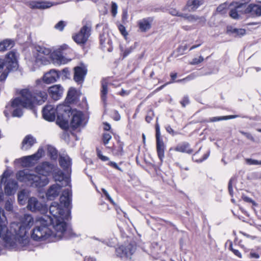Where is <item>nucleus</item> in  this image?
<instances>
[{
    "label": "nucleus",
    "instance_id": "nucleus-1",
    "mask_svg": "<svg viewBox=\"0 0 261 261\" xmlns=\"http://www.w3.org/2000/svg\"><path fill=\"white\" fill-rule=\"evenodd\" d=\"M43 85L42 81L38 79L36 81L35 86L20 90L19 96L11 100V107L14 109L12 114L13 117H21L24 108L33 110L36 106L42 105L47 100L48 93L56 101L62 97L64 89L60 85H54L48 89Z\"/></svg>",
    "mask_w": 261,
    "mask_h": 261
},
{
    "label": "nucleus",
    "instance_id": "nucleus-2",
    "mask_svg": "<svg viewBox=\"0 0 261 261\" xmlns=\"http://www.w3.org/2000/svg\"><path fill=\"white\" fill-rule=\"evenodd\" d=\"M49 213L51 216L44 215L42 217L46 219L50 224H52L56 230V235L58 236H64L65 239L68 240L76 237L70 228H67V224L65 220H68L70 218V210H65L58 202H53L49 208Z\"/></svg>",
    "mask_w": 261,
    "mask_h": 261
},
{
    "label": "nucleus",
    "instance_id": "nucleus-3",
    "mask_svg": "<svg viewBox=\"0 0 261 261\" xmlns=\"http://www.w3.org/2000/svg\"><path fill=\"white\" fill-rule=\"evenodd\" d=\"M51 224L45 218L40 217L36 222L35 227L32 231L31 238L36 241H43L48 240L49 241H57L64 239V236H56L57 230L53 227L51 230L49 226Z\"/></svg>",
    "mask_w": 261,
    "mask_h": 261
},
{
    "label": "nucleus",
    "instance_id": "nucleus-4",
    "mask_svg": "<svg viewBox=\"0 0 261 261\" xmlns=\"http://www.w3.org/2000/svg\"><path fill=\"white\" fill-rule=\"evenodd\" d=\"M17 67L18 63L15 51H10L6 54L5 58H0V81H5L10 72L16 69Z\"/></svg>",
    "mask_w": 261,
    "mask_h": 261
},
{
    "label": "nucleus",
    "instance_id": "nucleus-5",
    "mask_svg": "<svg viewBox=\"0 0 261 261\" xmlns=\"http://www.w3.org/2000/svg\"><path fill=\"white\" fill-rule=\"evenodd\" d=\"M17 179L20 182H29L32 186L42 188L49 182L48 178H42L40 175L32 174L25 170L19 171L16 173Z\"/></svg>",
    "mask_w": 261,
    "mask_h": 261
},
{
    "label": "nucleus",
    "instance_id": "nucleus-6",
    "mask_svg": "<svg viewBox=\"0 0 261 261\" xmlns=\"http://www.w3.org/2000/svg\"><path fill=\"white\" fill-rule=\"evenodd\" d=\"M7 223V219L5 211L0 208V232L4 236V242L6 246L14 248L16 246V243L9 234Z\"/></svg>",
    "mask_w": 261,
    "mask_h": 261
},
{
    "label": "nucleus",
    "instance_id": "nucleus-7",
    "mask_svg": "<svg viewBox=\"0 0 261 261\" xmlns=\"http://www.w3.org/2000/svg\"><path fill=\"white\" fill-rule=\"evenodd\" d=\"M55 169V165L48 161H44L37 165L35 168V172L39 175L47 178L51 175Z\"/></svg>",
    "mask_w": 261,
    "mask_h": 261
},
{
    "label": "nucleus",
    "instance_id": "nucleus-8",
    "mask_svg": "<svg viewBox=\"0 0 261 261\" xmlns=\"http://www.w3.org/2000/svg\"><path fill=\"white\" fill-rule=\"evenodd\" d=\"M91 29L87 25H84L80 31L72 35L73 40L79 45H84L90 36Z\"/></svg>",
    "mask_w": 261,
    "mask_h": 261
},
{
    "label": "nucleus",
    "instance_id": "nucleus-9",
    "mask_svg": "<svg viewBox=\"0 0 261 261\" xmlns=\"http://www.w3.org/2000/svg\"><path fill=\"white\" fill-rule=\"evenodd\" d=\"M99 39L100 47L103 51L111 52L113 50L112 40L107 31L103 30L99 34Z\"/></svg>",
    "mask_w": 261,
    "mask_h": 261
},
{
    "label": "nucleus",
    "instance_id": "nucleus-10",
    "mask_svg": "<svg viewBox=\"0 0 261 261\" xmlns=\"http://www.w3.org/2000/svg\"><path fill=\"white\" fill-rule=\"evenodd\" d=\"M156 148L158 156L161 161H162L165 156V150L166 146L163 140L161 139L160 126L156 123L155 126Z\"/></svg>",
    "mask_w": 261,
    "mask_h": 261
},
{
    "label": "nucleus",
    "instance_id": "nucleus-11",
    "mask_svg": "<svg viewBox=\"0 0 261 261\" xmlns=\"http://www.w3.org/2000/svg\"><path fill=\"white\" fill-rule=\"evenodd\" d=\"M28 234V226L21 225L16 233V238L18 243L22 246H26L29 244L30 238Z\"/></svg>",
    "mask_w": 261,
    "mask_h": 261
},
{
    "label": "nucleus",
    "instance_id": "nucleus-12",
    "mask_svg": "<svg viewBox=\"0 0 261 261\" xmlns=\"http://www.w3.org/2000/svg\"><path fill=\"white\" fill-rule=\"evenodd\" d=\"M67 47L68 46L64 44L61 46L58 50H55L51 54L50 57L54 63L58 64H65L68 62V60L63 56L62 52V50L67 48Z\"/></svg>",
    "mask_w": 261,
    "mask_h": 261
},
{
    "label": "nucleus",
    "instance_id": "nucleus-13",
    "mask_svg": "<svg viewBox=\"0 0 261 261\" xmlns=\"http://www.w3.org/2000/svg\"><path fill=\"white\" fill-rule=\"evenodd\" d=\"M134 252V247L130 243L127 245H121L116 249L117 256L121 258H128L132 256Z\"/></svg>",
    "mask_w": 261,
    "mask_h": 261
},
{
    "label": "nucleus",
    "instance_id": "nucleus-14",
    "mask_svg": "<svg viewBox=\"0 0 261 261\" xmlns=\"http://www.w3.org/2000/svg\"><path fill=\"white\" fill-rule=\"evenodd\" d=\"M73 80L78 84L83 83L87 73V69L85 66H75L73 68Z\"/></svg>",
    "mask_w": 261,
    "mask_h": 261
},
{
    "label": "nucleus",
    "instance_id": "nucleus-15",
    "mask_svg": "<svg viewBox=\"0 0 261 261\" xmlns=\"http://www.w3.org/2000/svg\"><path fill=\"white\" fill-rule=\"evenodd\" d=\"M36 53L34 54L36 62L38 63L45 62L46 60V56L51 55V50L44 46H37L36 47Z\"/></svg>",
    "mask_w": 261,
    "mask_h": 261
},
{
    "label": "nucleus",
    "instance_id": "nucleus-16",
    "mask_svg": "<svg viewBox=\"0 0 261 261\" xmlns=\"http://www.w3.org/2000/svg\"><path fill=\"white\" fill-rule=\"evenodd\" d=\"M72 201V191L70 189H66L63 192L60 198L61 204L63 205L64 207L67 210H70L71 208Z\"/></svg>",
    "mask_w": 261,
    "mask_h": 261
},
{
    "label": "nucleus",
    "instance_id": "nucleus-17",
    "mask_svg": "<svg viewBox=\"0 0 261 261\" xmlns=\"http://www.w3.org/2000/svg\"><path fill=\"white\" fill-rule=\"evenodd\" d=\"M43 118L48 121H54L56 119L57 110L51 105H46L42 109Z\"/></svg>",
    "mask_w": 261,
    "mask_h": 261
},
{
    "label": "nucleus",
    "instance_id": "nucleus-18",
    "mask_svg": "<svg viewBox=\"0 0 261 261\" xmlns=\"http://www.w3.org/2000/svg\"><path fill=\"white\" fill-rule=\"evenodd\" d=\"M60 72L56 69H51L45 73L43 77L42 80L44 83L50 84L56 82L60 78Z\"/></svg>",
    "mask_w": 261,
    "mask_h": 261
},
{
    "label": "nucleus",
    "instance_id": "nucleus-19",
    "mask_svg": "<svg viewBox=\"0 0 261 261\" xmlns=\"http://www.w3.org/2000/svg\"><path fill=\"white\" fill-rule=\"evenodd\" d=\"M244 13L251 17H258L261 16V6L250 4L244 8Z\"/></svg>",
    "mask_w": 261,
    "mask_h": 261
},
{
    "label": "nucleus",
    "instance_id": "nucleus-20",
    "mask_svg": "<svg viewBox=\"0 0 261 261\" xmlns=\"http://www.w3.org/2000/svg\"><path fill=\"white\" fill-rule=\"evenodd\" d=\"M62 187L59 184H55L51 185L46 192V197L48 200H54L61 192Z\"/></svg>",
    "mask_w": 261,
    "mask_h": 261
},
{
    "label": "nucleus",
    "instance_id": "nucleus-21",
    "mask_svg": "<svg viewBox=\"0 0 261 261\" xmlns=\"http://www.w3.org/2000/svg\"><path fill=\"white\" fill-rule=\"evenodd\" d=\"M210 154V150H204L200 147L192 156V160L196 163H200L206 160Z\"/></svg>",
    "mask_w": 261,
    "mask_h": 261
},
{
    "label": "nucleus",
    "instance_id": "nucleus-22",
    "mask_svg": "<svg viewBox=\"0 0 261 261\" xmlns=\"http://www.w3.org/2000/svg\"><path fill=\"white\" fill-rule=\"evenodd\" d=\"M204 3V0H188L183 10H187L189 12H194Z\"/></svg>",
    "mask_w": 261,
    "mask_h": 261
},
{
    "label": "nucleus",
    "instance_id": "nucleus-23",
    "mask_svg": "<svg viewBox=\"0 0 261 261\" xmlns=\"http://www.w3.org/2000/svg\"><path fill=\"white\" fill-rule=\"evenodd\" d=\"M124 143L118 138L116 139V142L114 143L112 147H110L113 155L115 156H122L123 154Z\"/></svg>",
    "mask_w": 261,
    "mask_h": 261
},
{
    "label": "nucleus",
    "instance_id": "nucleus-24",
    "mask_svg": "<svg viewBox=\"0 0 261 261\" xmlns=\"http://www.w3.org/2000/svg\"><path fill=\"white\" fill-rule=\"evenodd\" d=\"M59 163L60 167L64 171L71 172L72 162L71 159L68 155L60 156L59 159Z\"/></svg>",
    "mask_w": 261,
    "mask_h": 261
},
{
    "label": "nucleus",
    "instance_id": "nucleus-25",
    "mask_svg": "<svg viewBox=\"0 0 261 261\" xmlns=\"http://www.w3.org/2000/svg\"><path fill=\"white\" fill-rule=\"evenodd\" d=\"M29 7L32 9H45L49 8L53 6L49 2L45 1H30L28 4Z\"/></svg>",
    "mask_w": 261,
    "mask_h": 261
},
{
    "label": "nucleus",
    "instance_id": "nucleus-26",
    "mask_svg": "<svg viewBox=\"0 0 261 261\" xmlns=\"http://www.w3.org/2000/svg\"><path fill=\"white\" fill-rule=\"evenodd\" d=\"M43 205L35 197H32L28 200V208L32 212L41 211Z\"/></svg>",
    "mask_w": 261,
    "mask_h": 261
},
{
    "label": "nucleus",
    "instance_id": "nucleus-27",
    "mask_svg": "<svg viewBox=\"0 0 261 261\" xmlns=\"http://www.w3.org/2000/svg\"><path fill=\"white\" fill-rule=\"evenodd\" d=\"M43 152V149L39 148L35 153L31 155L23 157L22 158V161L26 163L28 166H30L32 164V161H37L42 157Z\"/></svg>",
    "mask_w": 261,
    "mask_h": 261
},
{
    "label": "nucleus",
    "instance_id": "nucleus-28",
    "mask_svg": "<svg viewBox=\"0 0 261 261\" xmlns=\"http://www.w3.org/2000/svg\"><path fill=\"white\" fill-rule=\"evenodd\" d=\"M83 121V114L82 112L79 111L74 114L71 121V126L73 129H76L80 126Z\"/></svg>",
    "mask_w": 261,
    "mask_h": 261
},
{
    "label": "nucleus",
    "instance_id": "nucleus-29",
    "mask_svg": "<svg viewBox=\"0 0 261 261\" xmlns=\"http://www.w3.org/2000/svg\"><path fill=\"white\" fill-rule=\"evenodd\" d=\"M108 85L109 83L106 79H103L101 81V89H100V98L104 103L107 105V95L108 93Z\"/></svg>",
    "mask_w": 261,
    "mask_h": 261
},
{
    "label": "nucleus",
    "instance_id": "nucleus-30",
    "mask_svg": "<svg viewBox=\"0 0 261 261\" xmlns=\"http://www.w3.org/2000/svg\"><path fill=\"white\" fill-rule=\"evenodd\" d=\"M17 187V183L14 180H8L4 187V191L7 195L14 194Z\"/></svg>",
    "mask_w": 261,
    "mask_h": 261
},
{
    "label": "nucleus",
    "instance_id": "nucleus-31",
    "mask_svg": "<svg viewBox=\"0 0 261 261\" xmlns=\"http://www.w3.org/2000/svg\"><path fill=\"white\" fill-rule=\"evenodd\" d=\"M36 142V139L30 135H27L22 142L21 149L27 150L30 149Z\"/></svg>",
    "mask_w": 261,
    "mask_h": 261
},
{
    "label": "nucleus",
    "instance_id": "nucleus-32",
    "mask_svg": "<svg viewBox=\"0 0 261 261\" xmlns=\"http://www.w3.org/2000/svg\"><path fill=\"white\" fill-rule=\"evenodd\" d=\"M175 150L188 154H191L193 152V150L191 148L190 144L187 142H182L177 144L175 148Z\"/></svg>",
    "mask_w": 261,
    "mask_h": 261
},
{
    "label": "nucleus",
    "instance_id": "nucleus-33",
    "mask_svg": "<svg viewBox=\"0 0 261 261\" xmlns=\"http://www.w3.org/2000/svg\"><path fill=\"white\" fill-rule=\"evenodd\" d=\"M170 13L173 16H179L189 21H193L196 19L194 15L181 13L174 8H171L170 10Z\"/></svg>",
    "mask_w": 261,
    "mask_h": 261
},
{
    "label": "nucleus",
    "instance_id": "nucleus-34",
    "mask_svg": "<svg viewBox=\"0 0 261 261\" xmlns=\"http://www.w3.org/2000/svg\"><path fill=\"white\" fill-rule=\"evenodd\" d=\"M14 45V41L11 39H5L0 42V51H4L11 49Z\"/></svg>",
    "mask_w": 261,
    "mask_h": 261
},
{
    "label": "nucleus",
    "instance_id": "nucleus-35",
    "mask_svg": "<svg viewBox=\"0 0 261 261\" xmlns=\"http://www.w3.org/2000/svg\"><path fill=\"white\" fill-rule=\"evenodd\" d=\"M246 6V4H240L235 7V8L230 10L229 14V16L233 19H238L239 15L238 14L237 9L245 8Z\"/></svg>",
    "mask_w": 261,
    "mask_h": 261
},
{
    "label": "nucleus",
    "instance_id": "nucleus-36",
    "mask_svg": "<svg viewBox=\"0 0 261 261\" xmlns=\"http://www.w3.org/2000/svg\"><path fill=\"white\" fill-rule=\"evenodd\" d=\"M51 175H53L54 178L57 181H61L64 179V174L63 172L61 169L57 168L56 166H55V171Z\"/></svg>",
    "mask_w": 261,
    "mask_h": 261
},
{
    "label": "nucleus",
    "instance_id": "nucleus-37",
    "mask_svg": "<svg viewBox=\"0 0 261 261\" xmlns=\"http://www.w3.org/2000/svg\"><path fill=\"white\" fill-rule=\"evenodd\" d=\"M227 32L231 34H236V36L241 37L246 34V30L244 29L233 28L230 27L227 28Z\"/></svg>",
    "mask_w": 261,
    "mask_h": 261
},
{
    "label": "nucleus",
    "instance_id": "nucleus-38",
    "mask_svg": "<svg viewBox=\"0 0 261 261\" xmlns=\"http://www.w3.org/2000/svg\"><path fill=\"white\" fill-rule=\"evenodd\" d=\"M56 123L62 129L66 130L68 128L69 124L68 121L62 118H60V116H58Z\"/></svg>",
    "mask_w": 261,
    "mask_h": 261
},
{
    "label": "nucleus",
    "instance_id": "nucleus-39",
    "mask_svg": "<svg viewBox=\"0 0 261 261\" xmlns=\"http://www.w3.org/2000/svg\"><path fill=\"white\" fill-rule=\"evenodd\" d=\"M238 117L237 115H228L220 117H214L210 118V121L211 122H216L221 120H226L228 119H231L236 118Z\"/></svg>",
    "mask_w": 261,
    "mask_h": 261
},
{
    "label": "nucleus",
    "instance_id": "nucleus-40",
    "mask_svg": "<svg viewBox=\"0 0 261 261\" xmlns=\"http://www.w3.org/2000/svg\"><path fill=\"white\" fill-rule=\"evenodd\" d=\"M137 25L139 28L138 31L141 32H145L147 30V19L143 18L137 22Z\"/></svg>",
    "mask_w": 261,
    "mask_h": 261
},
{
    "label": "nucleus",
    "instance_id": "nucleus-41",
    "mask_svg": "<svg viewBox=\"0 0 261 261\" xmlns=\"http://www.w3.org/2000/svg\"><path fill=\"white\" fill-rule=\"evenodd\" d=\"M48 155L50 157L51 160L56 161L58 156V150L54 147H49L47 150Z\"/></svg>",
    "mask_w": 261,
    "mask_h": 261
},
{
    "label": "nucleus",
    "instance_id": "nucleus-42",
    "mask_svg": "<svg viewBox=\"0 0 261 261\" xmlns=\"http://www.w3.org/2000/svg\"><path fill=\"white\" fill-rule=\"evenodd\" d=\"M76 91L74 88H70L68 91L67 99L70 102H74L76 99Z\"/></svg>",
    "mask_w": 261,
    "mask_h": 261
},
{
    "label": "nucleus",
    "instance_id": "nucleus-43",
    "mask_svg": "<svg viewBox=\"0 0 261 261\" xmlns=\"http://www.w3.org/2000/svg\"><path fill=\"white\" fill-rule=\"evenodd\" d=\"M117 27L122 36H123L125 39H127L128 33L126 30L125 27L122 24H118Z\"/></svg>",
    "mask_w": 261,
    "mask_h": 261
},
{
    "label": "nucleus",
    "instance_id": "nucleus-44",
    "mask_svg": "<svg viewBox=\"0 0 261 261\" xmlns=\"http://www.w3.org/2000/svg\"><path fill=\"white\" fill-rule=\"evenodd\" d=\"M134 49V47L133 46H130L129 47L126 48L125 49H121V52H122V58L124 59L126 58L127 56H128L130 53L133 52V51Z\"/></svg>",
    "mask_w": 261,
    "mask_h": 261
},
{
    "label": "nucleus",
    "instance_id": "nucleus-45",
    "mask_svg": "<svg viewBox=\"0 0 261 261\" xmlns=\"http://www.w3.org/2000/svg\"><path fill=\"white\" fill-rule=\"evenodd\" d=\"M204 61V59L202 56H200L198 58H193L191 61H190L189 64L191 65H196Z\"/></svg>",
    "mask_w": 261,
    "mask_h": 261
},
{
    "label": "nucleus",
    "instance_id": "nucleus-46",
    "mask_svg": "<svg viewBox=\"0 0 261 261\" xmlns=\"http://www.w3.org/2000/svg\"><path fill=\"white\" fill-rule=\"evenodd\" d=\"M228 249L232 251L233 253L239 258H241L242 257L241 252L238 249H236L233 248L232 243L231 242L230 243Z\"/></svg>",
    "mask_w": 261,
    "mask_h": 261
},
{
    "label": "nucleus",
    "instance_id": "nucleus-47",
    "mask_svg": "<svg viewBox=\"0 0 261 261\" xmlns=\"http://www.w3.org/2000/svg\"><path fill=\"white\" fill-rule=\"evenodd\" d=\"M112 136L110 134L108 133H105L102 135V140L103 143L105 145L108 144L109 141L111 139Z\"/></svg>",
    "mask_w": 261,
    "mask_h": 261
},
{
    "label": "nucleus",
    "instance_id": "nucleus-48",
    "mask_svg": "<svg viewBox=\"0 0 261 261\" xmlns=\"http://www.w3.org/2000/svg\"><path fill=\"white\" fill-rule=\"evenodd\" d=\"M66 25V23L62 20L59 21L55 25V28L60 31H62L65 27Z\"/></svg>",
    "mask_w": 261,
    "mask_h": 261
},
{
    "label": "nucleus",
    "instance_id": "nucleus-49",
    "mask_svg": "<svg viewBox=\"0 0 261 261\" xmlns=\"http://www.w3.org/2000/svg\"><path fill=\"white\" fill-rule=\"evenodd\" d=\"M118 6L114 2L111 3V12L113 17H115L117 13Z\"/></svg>",
    "mask_w": 261,
    "mask_h": 261
},
{
    "label": "nucleus",
    "instance_id": "nucleus-50",
    "mask_svg": "<svg viewBox=\"0 0 261 261\" xmlns=\"http://www.w3.org/2000/svg\"><path fill=\"white\" fill-rule=\"evenodd\" d=\"M188 45L187 44L180 45L177 48V52L179 55H184L185 53L186 50L188 49Z\"/></svg>",
    "mask_w": 261,
    "mask_h": 261
},
{
    "label": "nucleus",
    "instance_id": "nucleus-51",
    "mask_svg": "<svg viewBox=\"0 0 261 261\" xmlns=\"http://www.w3.org/2000/svg\"><path fill=\"white\" fill-rule=\"evenodd\" d=\"M151 253L152 255L158 256L160 254L158 251L160 250V247L158 244H155V247L153 246L150 248Z\"/></svg>",
    "mask_w": 261,
    "mask_h": 261
},
{
    "label": "nucleus",
    "instance_id": "nucleus-52",
    "mask_svg": "<svg viewBox=\"0 0 261 261\" xmlns=\"http://www.w3.org/2000/svg\"><path fill=\"white\" fill-rule=\"evenodd\" d=\"M246 163L250 165H261V161H258L256 160H254L252 159H246L245 160Z\"/></svg>",
    "mask_w": 261,
    "mask_h": 261
},
{
    "label": "nucleus",
    "instance_id": "nucleus-53",
    "mask_svg": "<svg viewBox=\"0 0 261 261\" xmlns=\"http://www.w3.org/2000/svg\"><path fill=\"white\" fill-rule=\"evenodd\" d=\"M5 208L8 212H12L13 211V204L10 200H8L6 201L5 204Z\"/></svg>",
    "mask_w": 261,
    "mask_h": 261
},
{
    "label": "nucleus",
    "instance_id": "nucleus-54",
    "mask_svg": "<svg viewBox=\"0 0 261 261\" xmlns=\"http://www.w3.org/2000/svg\"><path fill=\"white\" fill-rule=\"evenodd\" d=\"M96 153L97 156L102 161H107L109 160V158L103 155L102 154L101 151L98 148L96 149Z\"/></svg>",
    "mask_w": 261,
    "mask_h": 261
},
{
    "label": "nucleus",
    "instance_id": "nucleus-55",
    "mask_svg": "<svg viewBox=\"0 0 261 261\" xmlns=\"http://www.w3.org/2000/svg\"><path fill=\"white\" fill-rule=\"evenodd\" d=\"M180 103L183 108L190 103V100L188 96H185L182 100L180 101Z\"/></svg>",
    "mask_w": 261,
    "mask_h": 261
},
{
    "label": "nucleus",
    "instance_id": "nucleus-56",
    "mask_svg": "<svg viewBox=\"0 0 261 261\" xmlns=\"http://www.w3.org/2000/svg\"><path fill=\"white\" fill-rule=\"evenodd\" d=\"M102 193H103V194L105 195V196H106V199L108 200L111 203L114 205L115 202H114V200L112 199V198L111 197V196H110V195L109 194V193L107 191V190H105V189H102Z\"/></svg>",
    "mask_w": 261,
    "mask_h": 261
},
{
    "label": "nucleus",
    "instance_id": "nucleus-57",
    "mask_svg": "<svg viewBox=\"0 0 261 261\" xmlns=\"http://www.w3.org/2000/svg\"><path fill=\"white\" fill-rule=\"evenodd\" d=\"M24 219L26 221L28 222V225L29 226L30 225H32L34 222L33 218L31 216V215L27 214L24 215Z\"/></svg>",
    "mask_w": 261,
    "mask_h": 261
},
{
    "label": "nucleus",
    "instance_id": "nucleus-58",
    "mask_svg": "<svg viewBox=\"0 0 261 261\" xmlns=\"http://www.w3.org/2000/svg\"><path fill=\"white\" fill-rule=\"evenodd\" d=\"M61 73L63 75V76L65 78H68L70 72L68 68H65L63 70H62Z\"/></svg>",
    "mask_w": 261,
    "mask_h": 261
},
{
    "label": "nucleus",
    "instance_id": "nucleus-59",
    "mask_svg": "<svg viewBox=\"0 0 261 261\" xmlns=\"http://www.w3.org/2000/svg\"><path fill=\"white\" fill-rule=\"evenodd\" d=\"M166 130L168 133H169L173 136L177 134V133L174 131V130L172 129L170 125H167V126H166Z\"/></svg>",
    "mask_w": 261,
    "mask_h": 261
},
{
    "label": "nucleus",
    "instance_id": "nucleus-60",
    "mask_svg": "<svg viewBox=\"0 0 261 261\" xmlns=\"http://www.w3.org/2000/svg\"><path fill=\"white\" fill-rule=\"evenodd\" d=\"M108 165L109 166H111V167H112L115 169H117L119 171H122L121 170V169L117 165V164L115 162L110 161L108 163Z\"/></svg>",
    "mask_w": 261,
    "mask_h": 261
},
{
    "label": "nucleus",
    "instance_id": "nucleus-61",
    "mask_svg": "<svg viewBox=\"0 0 261 261\" xmlns=\"http://www.w3.org/2000/svg\"><path fill=\"white\" fill-rule=\"evenodd\" d=\"M242 198L244 201L248 202V203H253L254 202L253 200H252L251 198L248 197L246 196H244V195L242 196Z\"/></svg>",
    "mask_w": 261,
    "mask_h": 261
},
{
    "label": "nucleus",
    "instance_id": "nucleus-62",
    "mask_svg": "<svg viewBox=\"0 0 261 261\" xmlns=\"http://www.w3.org/2000/svg\"><path fill=\"white\" fill-rule=\"evenodd\" d=\"M129 94V91H126L123 89H121V90L118 93V94L121 96H124L125 95H128Z\"/></svg>",
    "mask_w": 261,
    "mask_h": 261
},
{
    "label": "nucleus",
    "instance_id": "nucleus-63",
    "mask_svg": "<svg viewBox=\"0 0 261 261\" xmlns=\"http://www.w3.org/2000/svg\"><path fill=\"white\" fill-rule=\"evenodd\" d=\"M249 256L250 258H258L259 257V255L258 253L254 252H251L249 254Z\"/></svg>",
    "mask_w": 261,
    "mask_h": 261
},
{
    "label": "nucleus",
    "instance_id": "nucleus-64",
    "mask_svg": "<svg viewBox=\"0 0 261 261\" xmlns=\"http://www.w3.org/2000/svg\"><path fill=\"white\" fill-rule=\"evenodd\" d=\"M228 191H229L230 194L231 195H232L233 189H232V182H231V180H229V181L228 182Z\"/></svg>",
    "mask_w": 261,
    "mask_h": 261
}]
</instances>
